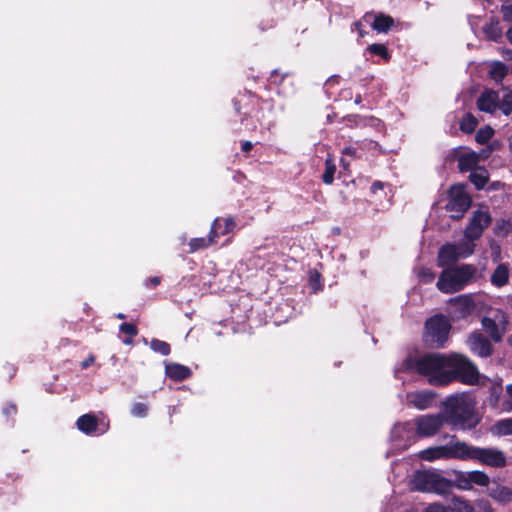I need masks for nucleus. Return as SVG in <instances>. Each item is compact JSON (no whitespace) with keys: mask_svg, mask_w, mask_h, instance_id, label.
<instances>
[{"mask_svg":"<svg viewBox=\"0 0 512 512\" xmlns=\"http://www.w3.org/2000/svg\"><path fill=\"white\" fill-rule=\"evenodd\" d=\"M405 370L416 371L428 379L432 385H446L455 379L466 384L478 382L476 366L465 356L454 354L446 357L441 354H426L408 358L403 364Z\"/></svg>","mask_w":512,"mask_h":512,"instance_id":"1","label":"nucleus"},{"mask_svg":"<svg viewBox=\"0 0 512 512\" xmlns=\"http://www.w3.org/2000/svg\"><path fill=\"white\" fill-rule=\"evenodd\" d=\"M442 414L446 422L461 429L474 428L479 422L475 402L466 394L448 397L443 402Z\"/></svg>","mask_w":512,"mask_h":512,"instance_id":"2","label":"nucleus"},{"mask_svg":"<svg viewBox=\"0 0 512 512\" xmlns=\"http://www.w3.org/2000/svg\"><path fill=\"white\" fill-rule=\"evenodd\" d=\"M475 272L476 269L468 264L446 268L441 272L436 286L445 294L458 292L471 282Z\"/></svg>","mask_w":512,"mask_h":512,"instance_id":"3","label":"nucleus"},{"mask_svg":"<svg viewBox=\"0 0 512 512\" xmlns=\"http://www.w3.org/2000/svg\"><path fill=\"white\" fill-rule=\"evenodd\" d=\"M467 443L457 440L455 436L451 437L449 443L439 446H431L419 452L421 460L433 462L435 460H466Z\"/></svg>","mask_w":512,"mask_h":512,"instance_id":"4","label":"nucleus"},{"mask_svg":"<svg viewBox=\"0 0 512 512\" xmlns=\"http://www.w3.org/2000/svg\"><path fill=\"white\" fill-rule=\"evenodd\" d=\"M411 486L417 491L445 495L450 492L453 483L436 472L417 471L411 480Z\"/></svg>","mask_w":512,"mask_h":512,"instance_id":"5","label":"nucleus"},{"mask_svg":"<svg viewBox=\"0 0 512 512\" xmlns=\"http://www.w3.org/2000/svg\"><path fill=\"white\" fill-rule=\"evenodd\" d=\"M450 329L451 324L447 317L442 315L434 316L425 324V341L431 346L442 347L448 339Z\"/></svg>","mask_w":512,"mask_h":512,"instance_id":"6","label":"nucleus"},{"mask_svg":"<svg viewBox=\"0 0 512 512\" xmlns=\"http://www.w3.org/2000/svg\"><path fill=\"white\" fill-rule=\"evenodd\" d=\"M477 108L489 114H493L499 108L505 115H509L512 111L511 92L507 91L500 103V97L497 92L485 90L477 99Z\"/></svg>","mask_w":512,"mask_h":512,"instance_id":"7","label":"nucleus"},{"mask_svg":"<svg viewBox=\"0 0 512 512\" xmlns=\"http://www.w3.org/2000/svg\"><path fill=\"white\" fill-rule=\"evenodd\" d=\"M474 246V243L469 241L443 245L438 253V265L445 267L455 263L459 259L470 256L474 252Z\"/></svg>","mask_w":512,"mask_h":512,"instance_id":"8","label":"nucleus"},{"mask_svg":"<svg viewBox=\"0 0 512 512\" xmlns=\"http://www.w3.org/2000/svg\"><path fill=\"white\" fill-rule=\"evenodd\" d=\"M471 205V198L465 190L464 185H454L449 190V200L446 210L450 212L453 220H459Z\"/></svg>","mask_w":512,"mask_h":512,"instance_id":"9","label":"nucleus"},{"mask_svg":"<svg viewBox=\"0 0 512 512\" xmlns=\"http://www.w3.org/2000/svg\"><path fill=\"white\" fill-rule=\"evenodd\" d=\"M466 460H477L491 467H504L506 457L504 453L495 448H479L467 444Z\"/></svg>","mask_w":512,"mask_h":512,"instance_id":"10","label":"nucleus"},{"mask_svg":"<svg viewBox=\"0 0 512 512\" xmlns=\"http://www.w3.org/2000/svg\"><path fill=\"white\" fill-rule=\"evenodd\" d=\"M446 422L443 414H427L415 419L416 432L419 437L434 436Z\"/></svg>","mask_w":512,"mask_h":512,"instance_id":"11","label":"nucleus"},{"mask_svg":"<svg viewBox=\"0 0 512 512\" xmlns=\"http://www.w3.org/2000/svg\"><path fill=\"white\" fill-rule=\"evenodd\" d=\"M491 222L490 215L485 211H476L470 221V224L465 229V237L467 241L472 242L478 239L484 228H486Z\"/></svg>","mask_w":512,"mask_h":512,"instance_id":"12","label":"nucleus"},{"mask_svg":"<svg viewBox=\"0 0 512 512\" xmlns=\"http://www.w3.org/2000/svg\"><path fill=\"white\" fill-rule=\"evenodd\" d=\"M436 394L430 390L412 391L406 394V402L418 410H426L433 406Z\"/></svg>","mask_w":512,"mask_h":512,"instance_id":"13","label":"nucleus"},{"mask_svg":"<svg viewBox=\"0 0 512 512\" xmlns=\"http://www.w3.org/2000/svg\"><path fill=\"white\" fill-rule=\"evenodd\" d=\"M470 350L480 357H487L492 353V345L490 341L481 333H472L468 340Z\"/></svg>","mask_w":512,"mask_h":512,"instance_id":"14","label":"nucleus"},{"mask_svg":"<svg viewBox=\"0 0 512 512\" xmlns=\"http://www.w3.org/2000/svg\"><path fill=\"white\" fill-rule=\"evenodd\" d=\"M77 428L85 433V434H92L98 431L99 426H101L100 433H104L108 430L109 424L108 423H99L96 416L93 414H85L78 418L76 422Z\"/></svg>","mask_w":512,"mask_h":512,"instance_id":"15","label":"nucleus"},{"mask_svg":"<svg viewBox=\"0 0 512 512\" xmlns=\"http://www.w3.org/2000/svg\"><path fill=\"white\" fill-rule=\"evenodd\" d=\"M449 303L454 306L456 312L460 316H466L471 314L475 309V302L471 295L463 294L451 298Z\"/></svg>","mask_w":512,"mask_h":512,"instance_id":"16","label":"nucleus"},{"mask_svg":"<svg viewBox=\"0 0 512 512\" xmlns=\"http://www.w3.org/2000/svg\"><path fill=\"white\" fill-rule=\"evenodd\" d=\"M165 373L175 381H182L190 377L191 370L189 367L178 363H168L165 366Z\"/></svg>","mask_w":512,"mask_h":512,"instance_id":"17","label":"nucleus"},{"mask_svg":"<svg viewBox=\"0 0 512 512\" xmlns=\"http://www.w3.org/2000/svg\"><path fill=\"white\" fill-rule=\"evenodd\" d=\"M486 38L490 41L499 42L502 39L503 29L498 18L492 17L482 28Z\"/></svg>","mask_w":512,"mask_h":512,"instance_id":"18","label":"nucleus"},{"mask_svg":"<svg viewBox=\"0 0 512 512\" xmlns=\"http://www.w3.org/2000/svg\"><path fill=\"white\" fill-rule=\"evenodd\" d=\"M480 161V155L474 151L465 152L458 157V166L461 171H473Z\"/></svg>","mask_w":512,"mask_h":512,"instance_id":"19","label":"nucleus"},{"mask_svg":"<svg viewBox=\"0 0 512 512\" xmlns=\"http://www.w3.org/2000/svg\"><path fill=\"white\" fill-rule=\"evenodd\" d=\"M482 327L494 342H500L506 333L504 328H501L496 320H492L490 317H484L482 319Z\"/></svg>","mask_w":512,"mask_h":512,"instance_id":"20","label":"nucleus"},{"mask_svg":"<svg viewBox=\"0 0 512 512\" xmlns=\"http://www.w3.org/2000/svg\"><path fill=\"white\" fill-rule=\"evenodd\" d=\"M235 228V222L232 218H226V219H215L212 227H211V234L213 235L214 239L219 235H225L233 231Z\"/></svg>","mask_w":512,"mask_h":512,"instance_id":"21","label":"nucleus"},{"mask_svg":"<svg viewBox=\"0 0 512 512\" xmlns=\"http://www.w3.org/2000/svg\"><path fill=\"white\" fill-rule=\"evenodd\" d=\"M509 270L505 264H500L491 275V283L496 287H502L508 283Z\"/></svg>","mask_w":512,"mask_h":512,"instance_id":"22","label":"nucleus"},{"mask_svg":"<svg viewBox=\"0 0 512 512\" xmlns=\"http://www.w3.org/2000/svg\"><path fill=\"white\" fill-rule=\"evenodd\" d=\"M449 512H473V506L463 497L453 496L447 506Z\"/></svg>","mask_w":512,"mask_h":512,"instance_id":"23","label":"nucleus"},{"mask_svg":"<svg viewBox=\"0 0 512 512\" xmlns=\"http://www.w3.org/2000/svg\"><path fill=\"white\" fill-rule=\"evenodd\" d=\"M469 178L477 189H482L488 181V172L484 168H476L471 171Z\"/></svg>","mask_w":512,"mask_h":512,"instance_id":"24","label":"nucleus"},{"mask_svg":"<svg viewBox=\"0 0 512 512\" xmlns=\"http://www.w3.org/2000/svg\"><path fill=\"white\" fill-rule=\"evenodd\" d=\"M491 430L492 433L497 436L512 435V418H507L496 422Z\"/></svg>","mask_w":512,"mask_h":512,"instance_id":"25","label":"nucleus"},{"mask_svg":"<svg viewBox=\"0 0 512 512\" xmlns=\"http://www.w3.org/2000/svg\"><path fill=\"white\" fill-rule=\"evenodd\" d=\"M393 23L394 20L390 16L381 14L375 17L372 27L374 30L384 33L390 29Z\"/></svg>","mask_w":512,"mask_h":512,"instance_id":"26","label":"nucleus"},{"mask_svg":"<svg viewBox=\"0 0 512 512\" xmlns=\"http://www.w3.org/2000/svg\"><path fill=\"white\" fill-rule=\"evenodd\" d=\"M336 171V165L334 163L333 158L328 155V157L325 160V171L322 176V180L325 184H332L334 181V174Z\"/></svg>","mask_w":512,"mask_h":512,"instance_id":"27","label":"nucleus"},{"mask_svg":"<svg viewBox=\"0 0 512 512\" xmlns=\"http://www.w3.org/2000/svg\"><path fill=\"white\" fill-rule=\"evenodd\" d=\"M214 242H215V239L211 233L209 234L208 238H203V237L202 238H193L189 242V246H190L189 252L193 253L199 249H204Z\"/></svg>","mask_w":512,"mask_h":512,"instance_id":"28","label":"nucleus"},{"mask_svg":"<svg viewBox=\"0 0 512 512\" xmlns=\"http://www.w3.org/2000/svg\"><path fill=\"white\" fill-rule=\"evenodd\" d=\"M477 125L478 120L471 113H467L461 120L460 129L464 133H472Z\"/></svg>","mask_w":512,"mask_h":512,"instance_id":"29","label":"nucleus"},{"mask_svg":"<svg viewBox=\"0 0 512 512\" xmlns=\"http://www.w3.org/2000/svg\"><path fill=\"white\" fill-rule=\"evenodd\" d=\"M454 486L460 490L468 491L472 489L468 472H458L454 480Z\"/></svg>","mask_w":512,"mask_h":512,"instance_id":"30","label":"nucleus"},{"mask_svg":"<svg viewBox=\"0 0 512 512\" xmlns=\"http://www.w3.org/2000/svg\"><path fill=\"white\" fill-rule=\"evenodd\" d=\"M468 477L470 478L472 485L476 484L484 487L487 486L490 481L486 473L477 470L468 472Z\"/></svg>","mask_w":512,"mask_h":512,"instance_id":"31","label":"nucleus"},{"mask_svg":"<svg viewBox=\"0 0 512 512\" xmlns=\"http://www.w3.org/2000/svg\"><path fill=\"white\" fill-rule=\"evenodd\" d=\"M493 497L500 502H512V490L504 486L499 487L494 491Z\"/></svg>","mask_w":512,"mask_h":512,"instance_id":"32","label":"nucleus"},{"mask_svg":"<svg viewBox=\"0 0 512 512\" xmlns=\"http://www.w3.org/2000/svg\"><path fill=\"white\" fill-rule=\"evenodd\" d=\"M507 74V67L500 62L495 63L491 70H490V76L495 81H501L505 75Z\"/></svg>","mask_w":512,"mask_h":512,"instance_id":"33","label":"nucleus"},{"mask_svg":"<svg viewBox=\"0 0 512 512\" xmlns=\"http://www.w3.org/2000/svg\"><path fill=\"white\" fill-rule=\"evenodd\" d=\"M494 231L497 236H507L512 231V223L502 219L496 223Z\"/></svg>","mask_w":512,"mask_h":512,"instance_id":"34","label":"nucleus"},{"mask_svg":"<svg viewBox=\"0 0 512 512\" xmlns=\"http://www.w3.org/2000/svg\"><path fill=\"white\" fill-rule=\"evenodd\" d=\"M309 287L314 293L322 290L321 275L316 270H311L309 272Z\"/></svg>","mask_w":512,"mask_h":512,"instance_id":"35","label":"nucleus"},{"mask_svg":"<svg viewBox=\"0 0 512 512\" xmlns=\"http://www.w3.org/2000/svg\"><path fill=\"white\" fill-rule=\"evenodd\" d=\"M493 135L494 130L490 126H485L478 130L475 139L479 144H485L492 138Z\"/></svg>","mask_w":512,"mask_h":512,"instance_id":"36","label":"nucleus"},{"mask_svg":"<svg viewBox=\"0 0 512 512\" xmlns=\"http://www.w3.org/2000/svg\"><path fill=\"white\" fill-rule=\"evenodd\" d=\"M150 347L154 352L160 353L162 355H168L170 353L169 344L158 339L152 340Z\"/></svg>","mask_w":512,"mask_h":512,"instance_id":"37","label":"nucleus"},{"mask_svg":"<svg viewBox=\"0 0 512 512\" xmlns=\"http://www.w3.org/2000/svg\"><path fill=\"white\" fill-rule=\"evenodd\" d=\"M492 320H496L497 324L501 328H504L505 332L507 331V326L509 324V318H508V315L506 314V312H504L503 310H500V309L495 310Z\"/></svg>","mask_w":512,"mask_h":512,"instance_id":"38","label":"nucleus"},{"mask_svg":"<svg viewBox=\"0 0 512 512\" xmlns=\"http://www.w3.org/2000/svg\"><path fill=\"white\" fill-rule=\"evenodd\" d=\"M410 433L411 431L407 428L406 424L398 425L392 430V438L394 441H398L399 438H404V436Z\"/></svg>","mask_w":512,"mask_h":512,"instance_id":"39","label":"nucleus"},{"mask_svg":"<svg viewBox=\"0 0 512 512\" xmlns=\"http://www.w3.org/2000/svg\"><path fill=\"white\" fill-rule=\"evenodd\" d=\"M371 53L380 55L381 57L388 59L389 53L387 48L382 44H372L367 48Z\"/></svg>","mask_w":512,"mask_h":512,"instance_id":"40","label":"nucleus"},{"mask_svg":"<svg viewBox=\"0 0 512 512\" xmlns=\"http://www.w3.org/2000/svg\"><path fill=\"white\" fill-rule=\"evenodd\" d=\"M147 406L144 403H135L132 406L131 413L136 417H144L147 414Z\"/></svg>","mask_w":512,"mask_h":512,"instance_id":"41","label":"nucleus"},{"mask_svg":"<svg viewBox=\"0 0 512 512\" xmlns=\"http://www.w3.org/2000/svg\"><path fill=\"white\" fill-rule=\"evenodd\" d=\"M120 331L124 334L129 335L130 337H133L137 334V328L130 323H123L120 326Z\"/></svg>","mask_w":512,"mask_h":512,"instance_id":"42","label":"nucleus"},{"mask_svg":"<svg viewBox=\"0 0 512 512\" xmlns=\"http://www.w3.org/2000/svg\"><path fill=\"white\" fill-rule=\"evenodd\" d=\"M503 20L506 22H512V4L502 5L500 8Z\"/></svg>","mask_w":512,"mask_h":512,"instance_id":"43","label":"nucleus"},{"mask_svg":"<svg viewBox=\"0 0 512 512\" xmlns=\"http://www.w3.org/2000/svg\"><path fill=\"white\" fill-rule=\"evenodd\" d=\"M424 512H449V509L447 506H444L440 503H434L429 505Z\"/></svg>","mask_w":512,"mask_h":512,"instance_id":"44","label":"nucleus"},{"mask_svg":"<svg viewBox=\"0 0 512 512\" xmlns=\"http://www.w3.org/2000/svg\"><path fill=\"white\" fill-rule=\"evenodd\" d=\"M507 399L502 402V409L506 412L512 411V395H507Z\"/></svg>","mask_w":512,"mask_h":512,"instance_id":"45","label":"nucleus"},{"mask_svg":"<svg viewBox=\"0 0 512 512\" xmlns=\"http://www.w3.org/2000/svg\"><path fill=\"white\" fill-rule=\"evenodd\" d=\"M421 277L424 282H431L434 278V275L429 269H425L422 271Z\"/></svg>","mask_w":512,"mask_h":512,"instance_id":"46","label":"nucleus"},{"mask_svg":"<svg viewBox=\"0 0 512 512\" xmlns=\"http://www.w3.org/2000/svg\"><path fill=\"white\" fill-rule=\"evenodd\" d=\"M95 361V358L93 355H90L88 358H86L84 361L81 362V367L83 369L88 368L90 365H92Z\"/></svg>","mask_w":512,"mask_h":512,"instance_id":"47","label":"nucleus"},{"mask_svg":"<svg viewBox=\"0 0 512 512\" xmlns=\"http://www.w3.org/2000/svg\"><path fill=\"white\" fill-rule=\"evenodd\" d=\"M384 187V184L382 182L376 181L371 186L372 193H377L378 190H382Z\"/></svg>","mask_w":512,"mask_h":512,"instance_id":"48","label":"nucleus"},{"mask_svg":"<svg viewBox=\"0 0 512 512\" xmlns=\"http://www.w3.org/2000/svg\"><path fill=\"white\" fill-rule=\"evenodd\" d=\"M253 147V144L250 141H245L242 144V151L249 152Z\"/></svg>","mask_w":512,"mask_h":512,"instance_id":"49","label":"nucleus"},{"mask_svg":"<svg viewBox=\"0 0 512 512\" xmlns=\"http://www.w3.org/2000/svg\"><path fill=\"white\" fill-rule=\"evenodd\" d=\"M343 154H346V155H350V156H355L356 155V150L352 147H347L343 150Z\"/></svg>","mask_w":512,"mask_h":512,"instance_id":"50","label":"nucleus"},{"mask_svg":"<svg viewBox=\"0 0 512 512\" xmlns=\"http://www.w3.org/2000/svg\"><path fill=\"white\" fill-rule=\"evenodd\" d=\"M159 283H160V278H159V277H157V276L152 277V278H150V279L148 280V284H150V285H152V286H154V287H155V286H157V285H159Z\"/></svg>","mask_w":512,"mask_h":512,"instance_id":"51","label":"nucleus"},{"mask_svg":"<svg viewBox=\"0 0 512 512\" xmlns=\"http://www.w3.org/2000/svg\"><path fill=\"white\" fill-rule=\"evenodd\" d=\"M353 27H354V29L356 31H358L360 37L364 36V33H363L362 29H361V24L360 23H354Z\"/></svg>","mask_w":512,"mask_h":512,"instance_id":"52","label":"nucleus"},{"mask_svg":"<svg viewBox=\"0 0 512 512\" xmlns=\"http://www.w3.org/2000/svg\"><path fill=\"white\" fill-rule=\"evenodd\" d=\"M506 37H507L508 41L510 42V44L512 45V26L507 30Z\"/></svg>","mask_w":512,"mask_h":512,"instance_id":"53","label":"nucleus"},{"mask_svg":"<svg viewBox=\"0 0 512 512\" xmlns=\"http://www.w3.org/2000/svg\"><path fill=\"white\" fill-rule=\"evenodd\" d=\"M491 148H487V149H483L482 152L479 154L480 157L483 156L484 158L488 157V155L490 154L491 152Z\"/></svg>","mask_w":512,"mask_h":512,"instance_id":"54","label":"nucleus"},{"mask_svg":"<svg viewBox=\"0 0 512 512\" xmlns=\"http://www.w3.org/2000/svg\"><path fill=\"white\" fill-rule=\"evenodd\" d=\"M411 444V441L408 442V443H397L396 446L399 447V448H402V449H406L409 445Z\"/></svg>","mask_w":512,"mask_h":512,"instance_id":"55","label":"nucleus"},{"mask_svg":"<svg viewBox=\"0 0 512 512\" xmlns=\"http://www.w3.org/2000/svg\"><path fill=\"white\" fill-rule=\"evenodd\" d=\"M507 395H512V384L506 386Z\"/></svg>","mask_w":512,"mask_h":512,"instance_id":"56","label":"nucleus"},{"mask_svg":"<svg viewBox=\"0 0 512 512\" xmlns=\"http://www.w3.org/2000/svg\"><path fill=\"white\" fill-rule=\"evenodd\" d=\"M479 505H480L481 507H483V509H486V508L488 507V503H487V502H485V501H480V502H479Z\"/></svg>","mask_w":512,"mask_h":512,"instance_id":"57","label":"nucleus"},{"mask_svg":"<svg viewBox=\"0 0 512 512\" xmlns=\"http://www.w3.org/2000/svg\"><path fill=\"white\" fill-rule=\"evenodd\" d=\"M341 165L344 167V169H346L348 166V163L344 159H341Z\"/></svg>","mask_w":512,"mask_h":512,"instance_id":"58","label":"nucleus"},{"mask_svg":"<svg viewBox=\"0 0 512 512\" xmlns=\"http://www.w3.org/2000/svg\"><path fill=\"white\" fill-rule=\"evenodd\" d=\"M123 342L125 344H131L132 343V339L131 338L125 339Z\"/></svg>","mask_w":512,"mask_h":512,"instance_id":"59","label":"nucleus"},{"mask_svg":"<svg viewBox=\"0 0 512 512\" xmlns=\"http://www.w3.org/2000/svg\"><path fill=\"white\" fill-rule=\"evenodd\" d=\"M117 318L124 319L125 315L123 313H119V314H117Z\"/></svg>","mask_w":512,"mask_h":512,"instance_id":"60","label":"nucleus"},{"mask_svg":"<svg viewBox=\"0 0 512 512\" xmlns=\"http://www.w3.org/2000/svg\"><path fill=\"white\" fill-rule=\"evenodd\" d=\"M15 408L14 407H11V409H8V412H11V411H14Z\"/></svg>","mask_w":512,"mask_h":512,"instance_id":"61","label":"nucleus"},{"mask_svg":"<svg viewBox=\"0 0 512 512\" xmlns=\"http://www.w3.org/2000/svg\"><path fill=\"white\" fill-rule=\"evenodd\" d=\"M15 408L14 407H11V409H8V412H11V411H14Z\"/></svg>","mask_w":512,"mask_h":512,"instance_id":"62","label":"nucleus"},{"mask_svg":"<svg viewBox=\"0 0 512 512\" xmlns=\"http://www.w3.org/2000/svg\"><path fill=\"white\" fill-rule=\"evenodd\" d=\"M510 304H511V306H512V298H511Z\"/></svg>","mask_w":512,"mask_h":512,"instance_id":"63","label":"nucleus"}]
</instances>
